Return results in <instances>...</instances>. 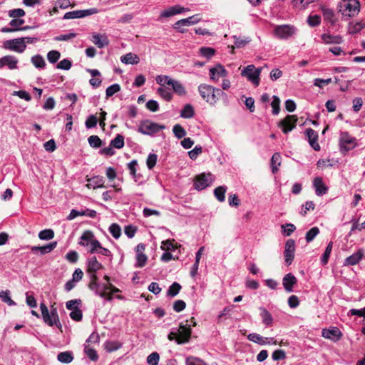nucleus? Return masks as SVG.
I'll return each instance as SVG.
<instances>
[{"label":"nucleus","mask_w":365,"mask_h":365,"mask_svg":"<svg viewBox=\"0 0 365 365\" xmlns=\"http://www.w3.org/2000/svg\"><path fill=\"white\" fill-rule=\"evenodd\" d=\"M198 91L201 97L211 106H215L222 98H227V94L221 89L207 84H200Z\"/></svg>","instance_id":"obj_1"},{"label":"nucleus","mask_w":365,"mask_h":365,"mask_svg":"<svg viewBox=\"0 0 365 365\" xmlns=\"http://www.w3.org/2000/svg\"><path fill=\"white\" fill-rule=\"evenodd\" d=\"M360 10V4L357 0H342L339 4V11L344 20L357 15Z\"/></svg>","instance_id":"obj_2"},{"label":"nucleus","mask_w":365,"mask_h":365,"mask_svg":"<svg viewBox=\"0 0 365 365\" xmlns=\"http://www.w3.org/2000/svg\"><path fill=\"white\" fill-rule=\"evenodd\" d=\"M40 309L43 322L49 327L56 326L61 330L62 325L59 320L56 308L52 307L49 312L46 305L44 303L40 304Z\"/></svg>","instance_id":"obj_3"},{"label":"nucleus","mask_w":365,"mask_h":365,"mask_svg":"<svg viewBox=\"0 0 365 365\" xmlns=\"http://www.w3.org/2000/svg\"><path fill=\"white\" fill-rule=\"evenodd\" d=\"M262 68H256L254 65H248L241 72V75L247 78L255 86H258L260 81V73Z\"/></svg>","instance_id":"obj_4"},{"label":"nucleus","mask_w":365,"mask_h":365,"mask_svg":"<svg viewBox=\"0 0 365 365\" xmlns=\"http://www.w3.org/2000/svg\"><path fill=\"white\" fill-rule=\"evenodd\" d=\"M86 273L89 277V282L88 284V289L98 297H105L106 294L103 292V291L105 290L104 283L99 282V279L96 274L97 272Z\"/></svg>","instance_id":"obj_5"},{"label":"nucleus","mask_w":365,"mask_h":365,"mask_svg":"<svg viewBox=\"0 0 365 365\" xmlns=\"http://www.w3.org/2000/svg\"><path fill=\"white\" fill-rule=\"evenodd\" d=\"M297 31V29L290 24L277 25L274 28V35L280 39H288L294 36Z\"/></svg>","instance_id":"obj_6"},{"label":"nucleus","mask_w":365,"mask_h":365,"mask_svg":"<svg viewBox=\"0 0 365 365\" xmlns=\"http://www.w3.org/2000/svg\"><path fill=\"white\" fill-rule=\"evenodd\" d=\"M165 128V126L164 125H160L150 120H145L140 124L138 131L143 135H153Z\"/></svg>","instance_id":"obj_7"},{"label":"nucleus","mask_w":365,"mask_h":365,"mask_svg":"<svg viewBox=\"0 0 365 365\" xmlns=\"http://www.w3.org/2000/svg\"><path fill=\"white\" fill-rule=\"evenodd\" d=\"M175 330L178 333L176 338V343L178 344H185L190 341L192 331L191 324L188 323L187 320L185 322V324L180 323L179 327L175 328Z\"/></svg>","instance_id":"obj_8"},{"label":"nucleus","mask_w":365,"mask_h":365,"mask_svg":"<svg viewBox=\"0 0 365 365\" xmlns=\"http://www.w3.org/2000/svg\"><path fill=\"white\" fill-rule=\"evenodd\" d=\"M357 145L356 139L348 132H341L339 136V147L341 153H346Z\"/></svg>","instance_id":"obj_9"},{"label":"nucleus","mask_w":365,"mask_h":365,"mask_svg":"<svg viewBox=\"0 0 365 365\" xmlns=\"http://www.w3.org/2000/svg\"><path fill=\"white\" fill-rule=\"evenodd\" d=\"M98 12V10L96 8H90L88 9L84 10H76L66 13L63 17V19L68 20L84 18L88 16L96 14Z\"/></svg>","instance_id":"obj_10"},{"label":"nucleus","mask_w":365,"mask_h":365,"mask_svg":"<svg viewBox=\"0 0 365 365\" xmlns=\"http://www.w3.org/2000/svg\"><path fill=\"white\" fill-rule=\"evenodd\" d=\"M213 181L212 175L210 173H202L195 177L194 183L195 188L202 190L209 187Z\"/></svg>","instance_id":"obj_11"},{"label":"nucleus","mask_w":365,"mask_h":365,"mask_svg":"<svg viewBox=\"0 0 365 365\" xmlns=\"http://www.w3.org/2000/svg\"><path fill=\"white\" fill-rule=\"evenodd\" d=\"M4 47L10 51L21 53L25 51L26 46L21 38H17L4 41Z\"/></svg>","instance_id":"obj_12"},{"label":"nucleus","mask_w":365,"mask_h":365,"mask_svg":"<svg viewBox=\"0 0 365 365\" xmlns=\"http://www.w3.org/2000/svg\"><path fill=\"white\" fill-rule=\"evenodd\" d=\"M295 249V241L292 239L287 240L285 242L284 251V257L286 265L289 266L292 263L294 258Z\"/></svg>","instance_id":"obj_13"},{"label":"nucleus","mask_w":365,"mask_h":365,"mask_svg":"<svg viewBox=\"0 0 365 365\" xmlns=\"http://www.w3.org/2000/svg\"><path fill=\"white\" fill-rule=\"evenodd\" d=\"M297 118L296 115H288L279 123V126L282 128L284 133H288L296 127Z\"/></svg>","instance_id":"obj_14"},{"label":"nucleus","mask_w":365,"mask_h":365,"mask_svg":"<svg viewBox=\"0 0 365 365\" xmlns=\"http://www.w3.org/2000/svg\"><path fill=\"white\" fill-rule=\"evenodd\" d=\"M322 336L334 342L338 341L342 336V333L338 327H333L330 329H323Z\"/></svg>","instance_id":"obj_15"},{"label":"nucleus","mask_w":365,"mask_h":365,"mask_svg":"<svg viewBox=\"0 0 365 365\" xmlns=\"http://www.w3.org/2000/svg\"><path fill=\"white\" fill-rule=\"evenodd\" d=\"M227 76V70L220 63L210 68V78L212 81H217L220 78H225Z\"/></svg>","instance_id":"obj_16"},{"label":"nucleus","mask_w":365,"mask_h":365,"mask_svg":"<svg viewBox=\"0 0 365 365\" xmlns=\"http://www.w3.org/2000/svg\"><path fill=\"white\" fill-rule=\"evenodd\" d=\"M364 257L363 249H359L356 252L346 257L344 262V266H352L359 263Z\"/></svg>","instance_id":"obj_17"},{"label":"nucleus","mask_w":365,"mask_h":365,"mask_svg":"<svg viewBox=\"0 0 365 365\" xmlns=\"http://www.w3.org/2000/svg\"><path fill=\"white\" fill-rule=\"evenodd\" d=\"M19 60L16 57L8 55L0 58V69L4 66H7L9 69L14 70L18 68L17 64Z\"/></svg>","instance_id":"obj_18"},{"label":"nucleus","mask_w":365,"mask_h":365,"mask_svg":"<svg viewBox=\"0 0 365 365\" xmlns=\"http://www.w3.org/2000/svg\"><path fill=\"white\" fill-rule=\"evenodd\" d=\"M96 214L97 213L96 210L88 208L81 211L73 209L71 210L70 214L68 215L67 220H72L78 216H88L91 218H94L96 216Z\"/></svg>","instance_id":"obj_19"},{"label":"nucleus","mask_w":365,"mask_h":365,"mask_svg":"<svg viewBox=\"0 0 365 365\" xmlns=\"http://www.w3.org/2000/svg\"><path fill=\"white\" fill-rule=\"evenodd\" d=\"M91 41L98 48H102L108 46L110 43L106 34L93 33L92 34Z\"/></svg>","instance_id":"obj_20"},{"label":"nucleus","mask_w":365,"mask_h":365,"mask_svg":"<svg viewBox=\"0 0 365 365\" xmlns=\"http://www.w3.org/2000/svg\"><path fill=\"white\" fill-rule=\"evenodd\" d=\"M313 187L317 196H322L328 192V187L324 183L321 177H316L314 179Z\"/></svg>","instance_id":"obj_21"},{"label":"nucleus","mask_w":365,"mask_h":365,"mask_svg":"<svg viewBox=\"0 0 365 365\" xmlns=\"http://www.w3.org/2000/svg\"><path fill=\"white\" fill-rule=\"evenodd\" d=\"M189 11L188 8H184L180 6V5H175L174 6H171L168 9L164 10L160 16V18H168L173 16L174 15L182 14L185 11Z\"/></svg>","instance_id":"obj_22"},{"label":"nucleus","mask_w":365,"mask_h":365,"mask_svg":"<svg viewBox=\"0 0 365 365\" xmlns=\"http://www.w3.org/2000/svg\"><path fill=\"white\" fill-rule=\"evenodd\" d=\"M297 279L292 273L285 274L282 279V285L287 292H293V287L297 284Z\"/></svg>","instance_id":"obj_23"},{"label":"nucleus","mask_w":365,"mask_h":365,"mask_svg":"<svg viewBox=\"0 0 365 365\" xmlns=\"http://www.w3.org/2000/svg\"><path fill=\"white\" fill-rule=\"evenodd\" d=\"M305 134L308 138L310 145L314 150L319 151L320 150V145L318 143V134L312 128H307Z\"/></svg>","instance_id":"obj_24"},{"label":"nucleus","mask_w":365,"mask_h":365,"mask_svg":"<svg viewBox=\"0 0 365 365\" xmlns=\"http://www.w3.org/2000/svg\"><path fill=\"white\" fill-rule=\"evenodd\" d=\"M105 290L103 292L105 293V297H100L103 299L106 302H111L113 299V294L115 293L120 292V290L115 287L111 283H104Z\"/></svg>","instance_id":"obj_25"},{"label":"nucleus","mask_w":365,"mask_h":365,"mask_svg":"<svg viewBox=\"0 0 365 365\" xmlns=\"http://www.w3.org/2000/svg\"><path fill=\"white\" fill-rule=\"evenodd\" d=\"M103 267L96 257H91L87 259L86 272H97Z\"/></svg>","instance_id":"obj_26"},{"label":"nucleus","mask_w":365,"mask_h":365,"mask_svg":"<svg viewBox=\"0 0 365 365\" xmlns=\"http://www.w3.org/2000/svg\"><path fill=\"white\" fill-rule=\"evenodd\" d=\"M167 85L171 86L173 91L176 94L181 96L186 95V90L184 86L180 81L173 79L169 80L167 82Z\"/></svg>","instance_id":"obj_27"},{"label":"nucleus","mask_w":365,"mask_h":365,"mask_svg":"<svg viewBox=\"0 0 365 365\" xmlns=\"http://www.w3.org/2000/svg\"><path fill=\"white\" fill-rule=\"evenodd\" d=\"M321 38L326 44H340L343 41V38L341 36H334L330 34H323Z\"/></svg>","instance_id":"obj_28"},{"label":"nucleus","mask_w":365,"mask_h":365,"mask_svg":"<svg viewBox=\"0 0 365 365\" xmlns=\"http://www.w3.org/2000/svg\"><path fill=\"white\" fill-rule=\"evenodd\" d=\"M259 315L262 319V324H264L266 327L272 326L273 323V317L272 314L264 307H259Z\"/></svg>","instance_id":"obj_29"},{"label":"nucleus","mask_w":365,"mask_h":365,"mask_svg":"<svg viewBox=\"0 0 365 365\" xmlns=\"http://www.w3.org/2000/svg\"><path fill=\"white\" fill-rule=\"evenodd\" d=\"M87 71L91 75V76L93 77L91 79H90L89 81V83L93 87V88H98L101 86V83H102V81L101 78H96V77H99L101 76V73L97 69H87Z\"/></svg>","instance_id":"obj_30"},{"label":"nucleus","mask_w":365,"mask_h":365,"mask_svg":"<svg viewBox=\"0 0 365 365\" xmlns=\"http://www.w3.org/2000/svg\"><path fill=\"white\" fill-rule=\"evenodd\" d=\"M120 61L125 64L136 65L139 63V57L133 53H128L120 57Z\"/></svg>","instance_id":"obj_31"},{"label":"nucleus","mask_w":365,"mask_h":365,"mask_svg":"<svg viewBox=\"0 0 365 365\" xmlns=\"http://www.w3.org/2000/svg\"><path fill=\"white\" fill-rule=\"evenodd\" d=\"M88 183L87 186L93 189L98 187H104V180L103 177L94 176L88 180Z\"/></svg>","instance_id":"obj_32"},{"label":"nucleus","mask_w":365,"mask_h":365,"mask_svg":"<svg viewBox=\"0 0 365 365\" xmlns=\"http://www.w3.org/2000/svg\"><path fill=\"white\" fill-rule=\"evenodd\" d=\"M94 235L93 232L90 230L85 231L81 237H80L79 245L82 246H88L90 245L91 241L93 240Z\"/></svg>","instance_id":"obj_33"},{"label":"nucleus","mask_w":365,"mask_h":365,"mask_svg":"<svg viewBox=\"0 0 365 365\" xmlns=\"http://www.w3.org/2000/svg\"><path fill=\"white\" fill-rule=\"evenodd\" d=\"M138 161L136 160H133L128 164V168L130 171V174L135 182H138L141 178V175L137 174L136 173Z\"/></svg>","instance_id":"obj_34"},{"label":"nucleus","mask_w":365,"mask_h":365,"mask_svg":"<svg viewBox=\"0 0 365 365\" xmlns=\"http://www.w3.org/2000/svg\"><path fill=\"white\" fill-rule=\"evenodd\" d=\"M57 359L61 363L69 364L73 360V355L70 351L60 352L57 356Z\"/></svg>","instance_id":"obj_35"},{"label":"nucleus","mask_w":365,"mask_h":365,"mask_svg":"<svg viewBox=\"0 0 365 365\" xmlns=\"http://www.w3.org/2000/svg\"><path fill=\"white\" fill-rule=\"evenodd\" d=\"M227 187L225 185L217 187L214 190V195L219 202H224L225 200V192Z\"/></svg>","instance_id":"obj_36"},{"label":"nucleus","mask_w":365,"mask_h":365,"mask_svg":"<svg viewBox=\"0 0 365 365\" xmlns=\"http://www.w3.org/2000/svg\"><path fill=\"white\" fill-rule=\"evenodd\" d=\"M281 164V155L279 153L273 154L271 158V167L273 173H276L278 171V167Z\"/></svg>","instance_id":"obj_37"},{"label":"nucleus","mask_w":365,"mask_h":365,"mask_svg":"<svg viewBox=\"0 0 365 365\" xmlns=\"http://www.w3.org/2000/svg\"><path fill=\"white\" fill-rule=\"evenodd\" d=\"M195 115V110L192 105L186 104L180 112V117L184 118H191Z\"/></svg>","instance_id":"obj_38"},{"label":"nucleus","mask_w":365,"mask_h":365,"mask_svg":"<svg viewBox=\"0 0 365 365\" xmlns=\"http://www.w3.org/2000/svg\"><path fill=\"white\" fill-rule=\"evenodd\" d=\"M31 61L33 63V65L37 68L42 69L46 66V62L44 61V58H43L42 56H41L39 54L32 56Z\"/></svg>","instance_id":"obj_39"},{"label":"nucleus","mask_w":365,"mask_h":365,"mask_svg":"<svg viewBox=\"0 0 365 365\" xmlns=\"http://www.w3.org/2000/svg\"><path fill=\"white\" fill-rule=\"evenodd\" d=\"M124 145V137L120 134H118L115 138L110 141V146L116 149L123 148Z\"/></svg>","instance_id":"obj_40"},{"label":"nucleus","mask_w":365,"mask_h":365,"mask_svg":"<svg viewBox=\"0 0 365 365\" xmlns=\"http://www.w3.org/2000/svg\"><path fill=\"white\" fill-rule=\"evenodd\" d=\"M332 247H333V242H330L327 245L326 250L322 256L321 263L322 265H326L328 263V261H329V257H330V255H331V252L332 250Z\"/></svg>","instance_id":"obj_41"},{"label":"nucleus","mask_w":365,"mask_h":365,"mask_svg":"<svg viewBox=\"0 0 365 365\" xmlns=\"http://www.w3.org/2000/svg\"><path fill=\"white\" fill-rule=\"evenodd\" d=\"M0 299L2 302L6 303L9 306L16 305V302L10 297V291H0Z\"/></svg>","instance_id":"obj_42"},{"label":"nucleus","mask_w":365,"mask_h":365,"mask_svg":"<svg viewBox=\"0 0 365 365\" xmlns=\"http://www.w3.org/2000/svg\"><path fill=\"white\" fill-rule=\"evenodd\" d=\"M181 289V286L178 282H173L167 291V296L170 297H175Z\"/></svg>","instance_id":"obj_43"},{"label":"nucleus","mask_w":365,"mask_h":365,"mask_svg":"<svg viewBox=\"0 0 365 365\" xmlns=\"http://www.w3.org/2000/svg\"><path fill=\"white\" fill-rule=\"evenodd\" d=\"M173 132L178 139H181L186 135V130L180 124H176L173 126Z\"/></svg>","instance_id":"obj_44"},{"label":"nucleus","mask_w":365,"mask_h":365,"mask_svg":"<svg viewBox=\"0 0 365 365\" xmlns=\"http://www.w3.org/2000/svg\"><path fill=\"white\" fill-rule=\"evenodd\" d=\"M247 339L259 345H264V337L259 334L251 333L247 335Z\"/></svg>","instance_id":"obj_45"},{"label":"nucleus","mask_w":365,"mask_h":365,"mask_svg":"<svg viewBox=\"0 0 365 365\" xmlns=\"http://www.w3.org/2000/svg\"><path fill=\"white\" fill-rule=\"evenodd\" d=\"M157 93L166 101H170L173 99V93L168 88L160 87Z\"/></svg>","instance_id":"obj_46"},{"label":"nucleus","mask_w":365,"mask_h":365,"mask_svg":"<svg viewBox=\"0 0 365 365\" xmlns=\"http://www.w3.org/2000/svg\"><path fill=\"white\" fill-rule=\"evenodd\" d=\"M319 233V229L317 227H312L307 233L305 240L307 243L311 242Z\"/></svg>","instance_id":"obj_47"},{"label":"nucleus","mask_w":365,"mask_h":365,"mask_svg":"<svg viewBox=\"0 0 365 365\" xmlns=\"http://www.w3.org/2000/svg\"><path fill=\"white\" fill-rule=\"evenodd\" d=\"M108 230L115 239H118L121 235V228L116 223L111 224L108 228Z\"/></svg>","instance_id":"obj_48"},{"label":"nucleus","mask_w":365,"mask_h":365,"mask_svg":"<svg viewBox=\"0 0 365 365\" xmlns=\"http://www.w3.org/2000/svg\"><path fill=\"white\" fill-rule=\"evenodd\" d=\"M88 142L90 146L93 148H98L102 145V140L98 135H91L88 138Z\"/></svg>","instance_id":"obj_49"},{"label":"nucleus","mask_w":365,"mask_h":365,"mask_svg":"<svg viewBox=\"0 0 365 365\" xmlns=\"http://www.w3.org/2000/svg\"><path fill=\"white\" fill-rule=\"evenodd\" d=\"M54 237V232L51 229H46L41 230L38 233V237L42 240H49L53 239Z\"/></svg>","instance_id":"obj_50"},{"label":"nucleus","mask_w":365,"mask_h":365,"mask_svg":"<svg viewBox=\"0 0 365 365\" xmlns=\"http://www.w3.org/2000/svg\"><path fill=\"white\" fill-rule=\"evenodd\" d=\"M57 246V242H51L44 246H40V254L41 255L53 251Z\"/></svg>","instance_id":"obj_51"},{"label":"nucleus","mask_w":365,"mask_h":365,"mask_svg":"<svg viewBox=\"0 0 365 365\" xmlns=\"http://www.w3.org/2000/svg\"><path fill=\"white\" fill-rule=\"evenodd\" d=\"M200 21L199 15H194L187 19L180 20V24H184L185 26H191L198 23Z\"/></svg>","instance_id":"obj_52"},{"label":"nucleus","mask_w":365,"mask_h":365,"mask_svg":"<svg viewBox=\"0 0 365 365\" xmlns=\"http://www.w3.org/2000/svg\"><path fill=\"white\" fill-rule=\"evenodd\" d=\"M200 53L203 57L210 59L215 53V50L210 47H202L200 48Z\"/></svg>","instance_id":"obj_53"},{"label":"nucleus","mask_w":365,"mask_h":365,"mask_svg":"<svg viewBox=\"0 0 365 365\" xmlns=\"http://www.w3.org/2000/svg\"><path fill=\"white\" fill-rule=\"evenodd\" d=\"M61 57V53L56 50L50 51L47 53V59L51 63H56Z\"/></svg>","instance_id":"obj_54"},{"label":"nucleus","mask_w":365,"mask_h":365,"mask_svg":"<svg viewBox=\"0 0 365 365\" xmlns=\"http://www.w3.org/2000/svg\"><path fill=\"white\" fill-rule=\"evenodd\" d=\"M273 100L271 103L272 107V114L278 115L280 110V99L277 96H273Z\"/></svg>","instance_id":"obj_55"},{"label":"nucleus","mask_w":365,"mask_h":365,"mask_svg":"<svg viewBox=\"0 0 365 365\" xmlns=\"http://www.w3.org/2000/svg\"><path fill=\"white\" fill-rule=\"evenodd\" d=\"M120 86L118 83H114L106 88V98L113 96L115 93L120 91Z\"/></svg>","instance_id":"obj_56"},{"label":"nucleus","mask_w":365,"mask_h":365,"mask_svg":"<svg viewBox=\"0 0 365 365\" xmlns=\"http://www.w3.org/2000/svg\"><path fill=\"white\" fill-rule=\"evenodd\" d=\"M84 351L87 356L92 361H97L98 359V355L96 352V351L91 347H88V346H85Z\"/></svg>","instance_id":"obj_57"},{"label":"nucleus","mask_w":365,"mask_h":365,"mask_svg":"<svg viewBox=\"0 0 365 365\" xmlns=\"http://www.w3.org/2000/svg\"><path fill=\"white\" fill-rule=\"evenodd\" d=\"M77 34L76 33H68L66 34H61L54 37V40L56 41H68L74 38Z\"/></svg>","instance_id":"obj_58"},{"label":"nucleus","mask_w":365,"mask_h":365,"mask_svg":"<svg viewBox=\"0 0 365 365\" xmlns=\"http://www.w3.org/2000/svg\"><path fill=\"white\" fill-rule=\"evenodd\" d=\"M71 66L72 61L68 58H64L56 65V68L68 71L71 68Z\"/></svg>","instance_id":"obj_59"},{"label":"nucleus","mask_w":365,"mask_h":365,"mask_svg":"<svg viewBox=\"0 0 365 365\" xmlns=\"http://www.w3.org/2000/svg\"><path fill=\"white\" fill-rule=\"evenodd\" d=\"M158 156L156 154L150 153L147 158L146 165L149 170H152L156 165Z\"/></svg>","instance_id":"obj_60"},{"label":"nucleus","mask_w":365,"mask_h":365,"mask_svg":"<svg viewBox=\"0 0 365 365\" xmlns=\"http://www.w3.org/2000/svg\"><path fill=\"white\" fill-rule=\"evenodd\" d=\"M25 21L21 19H14L9 22V26L14 31H20L21 26L24 24Z\"/></svg>","instance_id":"obj_61"},{"label":"nucleus","mask_w":365,"mask_h":365,"mask_svg":"<svg viewBox=\"0 0 365 365\" xmlns=\"http://www.w3.org/2000/svg\"><path fill=\"white\" fill-rule=\"evenodd\" d=\"M185 363L186 365H207L204 361L195 356L187 357Z\"/></svg>","instance_id":"obj_62"},{"label":"nucleus","mask_w":365,"mask_h":365,"mask_svg":"<svg viewBox=\"0 0 365 365\" xmlns=\"http://www.w3.org/2000/svg\"><path fill=\"white\" fill-rule=\"evenodd\" d=\"M98 123V118L95 115H90L85 122L86 128H92L96 126Z\"/></svg>","instance_id":"obj_63"},{"label":"nucleus","mask_w":365,"mask_h":365,"mask_svg":"<svg viewBox=\"0 0 365 365\" xmlns=\"http://www.w3.org/2000/svg\"><path fill=\"white\" fill-rule=\"evenodd\" d=\"M160 359V356L157 352H153L147 357V363L149 365H158Z\"/></svg>","instance_id":"obj_64"}]
</instances>
